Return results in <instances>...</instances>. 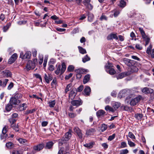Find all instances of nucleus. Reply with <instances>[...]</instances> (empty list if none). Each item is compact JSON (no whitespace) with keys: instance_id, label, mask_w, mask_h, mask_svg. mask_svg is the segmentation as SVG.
Instances as JSON below:
<instances>
[{"instance_id":"1","label":"nucleus","mask_w":154,"mask_h":154,"mask_svg":"<svg viewBox=\"0 0 154 154\" xmlns=\"http://www.w3.org/2000/svg\"><path fill=\"white\" fill-rule=\"evenodd\" d=\"M66 66L65 63L63 62L62 63L61 67L60 64H57L56 65V69L55 71V73L56 75H58L60 73L61 74H63L65 71Z\"/></svg>"},{"instance_id":"2","label":"nucleus","mask_w":154,"mask_h":154,"mask_svg":"<svg viewBox=\"0 0 154 154\" xmlns=\"http://www.w3.org/2000/svg\"><path fill=\"white\" fill-rule=\"evenodd\" d=\"M71 131L69 130V131L67 132L65 135L64 136V137L60 140H59L60 143H61V145L65 143V142L68 141L71 137L72 134L71 133Z\"/></svg>"},{"instance_id":"3","label":"nucleus","mask_w":154,"mask_h":154,"mask_svg":"<svg viewBox=\"0 0 154 154\" xmlns=\"http://www.w3.org/2000/svg\"><path fill=\"white\" fill-rule=\"evenodd\" d=\"M75 72L77 73L76 77L77 79H79L82 77V74L86 73L88 72L87 69H79L75 70Z\"/></svg>"},{"instance_id":"4","label":"nucleus","mask_w":154,"mask_h":154,"mask_svg":"<svg viewBox=\"0 0 154 154\" xmlns=\"http://www.w3.org/2000/svg\"><path fill=\"white\" fill-rule=\"evenodd\" d=\"M105 68L106 71L111 75H113L116 73V71L114 69L110 68L109 66V63H108V65H106Z\"/></svg>"},{"instance_id":"5","label":"nucleus","mask_w":154,"mask_h":154,"mask_svg":"<svg viewBox=\"0 0 154 154\" xmlns=\"http://www.w3.org/2000/svg\"><path fill=\"white\" fill-rule=\"evenodd\" d=\"M142 97L139 95L134 99H132L130 101V104L131 106H134L136 105L141 100Z\"/></svg>"},{"instance_id":"6","label":"nucleus","mask_w":154,"mask_h":154,"mask_svg":"<svg viewBox=\"0 0 154 154\" xmlns=\"http://www.w3.org/2000/svg\"><path fill=\"white\" fill-rule=\"evenodd\" d=\"M45 145L43 143H40L34 146L33 147V149L36 151H39L45 147Z\"/></svg>"},{"instance_id":"7","label":"nucleus","mask_w":154,"mask_h":154,"mask_svg":"<svg viewBox=\"0 0 154 154\" xmlns=\"http://www.w3.org/2000/svg\"><path fill=\"white\" fill-rule=\"evenodd\" d=\"M35 67V64L33 63L32 61L29 60L27 63L26 68L27 70L31 69H33Z\"/></svg>"},{"instance_id":"8","label":"nucleus","mask_w":154,"mask_h":154,"mask_svg":"<svg viewBox=\"0 0 154 154\" xmlns=\"http://www.w3.org/2000/svg\"><path fill=\"white\" fill-rule=\"evenodd\" d=\"M123 61L126 65L129 66H131L134 64V60L127 58H124Z\"/></svg>"},{"instance_id":"9","label":"nucleus","mask_w":154,"mask_h":154,"mask_svg":"<svg viewBox=\"0 0 154 154\" xmlns=\"http://www.w3.org/2000/svg\"><path fill=\"white\" fill-rule=\"evenodd\" d=\"M71 103L72 106L78 107L82 105V102L80 99H79L77 100H73L71 101Z\"/></svg>"},{"instance_id":"10","label":"nucleus","mask_w":154,"mask_h":154,"mask_svg":"<svg viewBox=\"0 0 154 154\" xmlns=\"http://www.w3.org/2000/svg\"><path fill=\"white\" fill-rule=\"evenodd\" d=\"M17 54L16 53L14 54L9 59L8 62L9 64L13 63L15 61L17 57Z\"/></svg>"},{"instance_id":"11","label":"nucleus","mask_w":154,"mask_h":154,"mask_svg":"<svg viewBox=\"0 0 154 154\" xmlns=\"http://www.w3.org/2000/svg\"><path fill=\"white\" fill-rule=\"evenodd\" d=\"M7 131L6 127H4L2 131V134L0 136L2 140L5 139L8 136V135L6 134Z\"/></svg>"},{"instance_id":"12","label":"nucleus","mask_w":154,"mask_h":154,"mask_svg":"<svg viewBox=\"0 0 154 154\" xmlns=\"http://www.w3.org/2000/svg\"><path fill=\"white\" fill-rule=\"evenodd\" d=\"M74 131L77 134L79 138L81 139L83 137V134L81 130L78 127H75L74 129Z\"/></svg>"},{"instance_id":"13","label":"nucleus","mask_w":154,"mask_h":154,"mask_svg":"<svg viewBox=\"0 0 154 154\" xmlns=\"http://www.w3.org/2000/svg\"><path fill=\"white\" fill-rule=\"evenodd\" d=\"M44 78L45 81L48 84L49 83V82L52 80L53 79L52 75L48 74V75L46 73L44 74Z\"/></svg>"},{"instance_id":"14","label":"nucleus","mask_w":154,"mask_h":154,"mask_svg":"<svg viewBox=\"0 0 154 154\" xmlns=\"http://www.w3.org/2000/svg\"><path fill=\"white\" fill-rule=\"evenodd\" d=\"M91 0H84L83 2V4L90 10H91L92 9L93 7L90 3Z\"/></svg>"},{"instance_id":"15","label":"nucleus","mask_w":154,"mask_h":154,"mask_svg":"<svg viewBox=\"0 0 154 154\" xmlns=\"http://www.w3.org/2000/svg\"><path fill=\"white\" fill-rule=\"evenodd\" d=\"M130 74V72H126L121 73L119 74L118 77H117V79H122L127 76L129 75Z\"/></svg>"},{"instance_id":"16","label":"nucleus","mask_w":154,"mask_h":154,"mask_svg":"<svg viewBox=\"0 0 154 154\" xmlns=\"http://www.w3.org/2000/svg\"><path fill=\"white\" fill-rule=\"evenodd\" d=\"M76 94V91L74 89L72 90L70 92L69 94V98L71 100L73 99Z\"/></svg>"},{"instance_id":"17","label":"nucleus","mask_w":154,"mask_h":154,"mask_svg":"<svg viewBox=\"0 0 154 154\" xmlns=\"http://www.w3.org/2000/svg\"><path fill=\"white\" fill-rule=\"evenodd\" d=\"M20 101L15 97L11 98L10 100V103L12 105H17L20 103Z\"/></svg>"},{"instance_id":"18","label":"nucleus","mask_w":154,"mask_h":154,"mask_svg":"<svg viewBox=\"0 0 154 154\" xmlns=\"http://www.w3.org/2000/svg\"><path fill=\"white\" fill-rule=\"evenodd\" d=\"M54 143L51 141H49L46 143L45 148V149H50L52 148Z\"/></svg>"},{"instance_id":"19","label":"nucleus","mask_w":154,"mask_h":154,"mask_svg":"<svg viewBox=\"0 0 154 154\" xmlns=\"http://www.w3.org/2000/svg\"><path fill=\"white\" fill-rule=\"evenodd\" d=\"M8 79H5L2 80H0V86L2 88H5L8 81Z\"/></svg>"},{"instance_id":"20","label":"nucleus","mask_w":154,"mask_h":154,"mask_svg":"<svg viewBox=\"0 0 154 154\" xmlns=\"http://www.w3.org/2000/svg\"><path fill=\"white\" fill-rule=\"evenodd\" d=\"M142 91L143 93L147 94L152 92L153 89L147 87H145L142 89Z\"/></svg>"},{"instance_id":"21","label":"nucleus","mask_w":154,"mask_h":154,"mask_svg":"<svg viewBox=\"0 0 154 154\" xmlns=\"http://www.w3.org/2000/svg\"><path fill=\"white\" fill-rule=\"evenodd\" d=\"M107 38L108 40H111L113 39L117 40L118 37L116 34L111 33L108 36Z\"/></svg>"},{"instance_id":"22","label":"nucleus","mask_w":154,"mask_h":154,"mask_svg":"<svg viewBox=\"0 0 154 154\" xmlns=\"http://www.w3.org/2000/svg\"><path fill=\"white\" fill-rule=\"evenodd\" d=\"M95 132V130L93 128H91L86 131V136H88L89 135H92Z\"/></svg>"},{"instance_id":"23","label":"nucleus","mask_w":154,"mask_h":154,"mask_svg":"<svg viewBox=\"0 0 154 154\" xmlns=\"http://www.w3.org/2000/svg\"><path fill=\"white\" fill-rule=\"evenodd\" d=\"M139 29L142 35L143 38L145 39L148 37V36L146 35L144 31L142 28L139 27Z\"/></svg>"},{"instance_id":"24","label":"nucleus","mask_w":154,"mask_h":154,"mask_svg":"<svg viewBox=\"0 0 154 154\" xmlns=\"http://www.w3.org/2000/svg\"><path fill=\"white\" fill-rule=\"evenodd\" d=\"M126 5V2L124 0H121L118 4L120 8H124Z\"/></svg>"},{"instance_id":"25","label":"nucleus","mask_w":154,"mask_h":154,"mask_svg":"<svg viewBox=\"0 0 154 154\" xmlns=\"http://www.w3.org/2000/svg\"><path fill=\"white\" fill-rule=\"evenodd\" d=\"M91 91V89L88 86H86L84 89V92L86 95H89L90 94Z\"/></svg>"},{"instance_id":"26","label":"nucleus","mask_w":154,"mask_h":154,"mask_svg":"<svg viewBox=\"0 0 154 154\" xmlns=\"http://www.w3.org/2000/svg\"><path fill=\"white\" fill-rule=\"evenodd\" d=\"M90 77V75L89 74L86 75L83 79V83L85 84L87 83L89 80Z\"/></svg>"},{"instance_id":"27","label":"nucleus","mask_w":154,"mask_h":154,"mask_svg":"<svg viewBox=\"0 0 154 154\" xmlns=\"http://www.w3.org/2000/svg\"><path fill=\"white\" fill-rule=\"evenodd\" d=\"M11 127L14 129L16 131H19V128L18 124L17 125L15 124H11Z\"/></svg>"},{"instance_id":"28","label":"nucleus","mask_w":154,"mask_h":154,"mask_svg":"<svg viewBox=\"0 0 154 154\" xmlns=\"http://www.w3.org/2000/svg\"><path fill=\"white\" fill-rule=\"evenodd\" d=\"M2 73L6 77H10L11 75V72L9 70L4 71Z\"/></svg>"},{"instance_id":"29","label":"nucleus","mask_w":154,"mask_h":154,"mask_svg":"<svg viewBox=\"0 0 154 154\" xmlns=\"http://www.w3.org/2000/svg\"><path fill=\"white\" fill-rule=\"evenodd\" d=\"M78 48L80 53L82 54H84L86 53L87 52L85 49L80 46H78Z\"/></svg>"},{"instance_id":"30","label":"nucleus","mask_w":154,"mask_h":154,"mask_svg":"<svg viewBox=\"0 0 154 154\" xmlns=\"http://www.w3.org/2000/svg\"><path fill=\"white\" fill-rule=\"evenodd\" d=\"M105 113V112L102 110H100L98 111L96 113L98 117H100L101 116H102L104 115Z\"/></svg>"},{"instance_id":"31","label":"nucleus","mask_w":154,"mask_h":154,"mask_svg":"<svg viewBox=\"0 0 154 154\" xmlns=\"http://www.w3.org/2000/svg\"><path fill=\"white\" fill-rule=\"evenodd\" d=\"M94 144V142H91L89 143H86L84 144V145L85 147L89 148H91L93 147V146Z\"/></svg>"},{"instance_id":"32","label":"nucleus","mask_w":154,"mask_h":154,"mask_svg":"<svg viewBox=\"0 0 154 154\" xmlns=\"http://www.w3.org/2000/svg\"><path fill=\"white\" fill-rule=\"evenodd\" d=\"M88 20L90 22H92L93 21V19L94 18L93 14L90 13H88Z\"/></svg>"},{"instance_id":"33","label":"nucleus","mask_w":154,"mask_h":154,"mask_svg":"<svg viewBox=\"0 0 154 154\" xmlns=\"http://www.w3.org/2000/svg\"><path fill=\"white\" fill-rule=\"evenodd\" d=\"M31 56V52L27 51L24 55V59H29Z\"/></svg>"},{"instance_id":"34","label":"nucleus","mask_w":154,"mask_h":154,"mask_svg":"<svg viewBox=\"0 0 154 154\" xmlns=\"http://www.w3.org/2000/svg\"><path fill=\"white\" fill-rule=\"evenodd\" d=\"M27 105L25 103H23L20 105V109L21 111L26 109L27 107Z\"/></svg>"},{"instance_id":"35","label":"nucleus","mask_w":154,"mask_h":154,"mask_svg":"<svg viewBox=\"0 0 154 154\" xmlns=\"http://www.w3.org/2000/svg\"><path fill=\"white\" fill-rule=\"evenodd\" d=\"M12 108V105L10 103L6 105L5 107V109L7 111L9 112L11 110Z\"/></svg>"},{"instance_id":"36","label":"nucleus","mask_w":154,"mask_h":154,"mask_svg":"<svg viewBox=\"0 0 154 154\" xmlns=\"http://www.w3.org/2000/svg\"><path fill=\"white\" fill-rule=\"evenodd\" d=\"M56 103L55 100H51L48 102L49 106L51 108L53 107Z\"/></svg>"},{"instance_id":"37","label":"nucleus","mask_w":154,"mask_h":154,"mask_svg":"<svg viewBox=\"0 0 154 154\" xmlns=\"http://www.w3.org/2000/svg\"><path fill=\"white\" fill-rule=\"evenodd\" d=\"M105 109L106 111L109 110L110 111L112 112H114L116 110L115 109H114L112 107L108 105L106 106L105 107Z\"/></svg>"},{"instance_id":"38","label":"nucleus","mask_w":154,"mask_h":154,"mask_svg":"<svg viewBox=\"0 0 154 154\" xmlns=\"http://www.w3.org/2000/svg\"><path fill=\"white\" fill-rule=\"evenodd\" d=\"M90 60V58L87 55H86L84 57L82 58V61L84 63L89 61Z\"/></svg>"},{"instance_id":"39","label":"nucleus","mask_w":154,"mask_h":154,"mask_svg":"<svg viewBox=\"0 0 154 154\" xmlns=\"http://www.w3.org/2000/svg\"><path fill=\"white\" fill-rule=\"evenodd\" d=\"M35 111L36 109H33L31 110H27L25 112L24 114L26 115H28L29 114H31L35 112Z\"/></svg>"},{"instance_id":"40","label":"nucleus","mask_w":154,"mask_h":154,"mask_svg":"<svg viewBox=\"0 0 154 154\" xmlns=\"http://www.w3.org/2000/svg\"><path fill=\"white\" fill-rule=\"evenodd\" d=\"M121 104L119 102H115L113 105V107L116 110V109H118L119 107L120 106Z\"/></svg>"},{"instance_id":"41","label":"nucleus","mask_w":154,"mask_h":154,"mask_svg":"<svg viewBox=\"0 0 154 154\" xmlns=\"http://www.w3.org/2000/svg\"><path fill=\"white\" fill-rule=\"evenodd\" d=\"M135 117L138 120L141 119L143 117V115L142 114L137 113L135 114Z\"/></svg>"},{"instance_id":"42","label":"nucleus","mask_w":154,"mask_h":154,"mask_svg":"<svg viewBox=\"0 0 154 154\" xmlns=\"http://www.w3.org/2000/svg\"><path fill=\"white\" fill-rule=\"evenodd\" d=\"M72 84H69L67 85L65 89V93H67V92L71 89Z\"/></svg>"},{"instance_id":"43","label":"nucleus","mask_w":154,"mask_h":154,"mask_svg":"<svg viewBox=\"0 0 154 154\" xmlns=\"http://www.w3.org/2000/svg\"><path fill=\"white\" fill-rule=\"evenodd\" d=\"M128 151L127 149L121 150L119 151L120 154H126L128 153Z\"/></svg>"},{"instance_id":"44","label":"nucleus","mask_w":154,"mask_h":154,"mask_svg":"<svg viewBox=\"0 0 154 154\" xmlns=\"http://www.w3.org/2000/svg\"><path fill=\"white\" fill-rule=\"evenodd\" d=\"M6 147L9 149H11L14 147V144L11 142H8L6 144Z\"/></svg>"},{"instance_id":"45","label":"nucleus","mask_w":154,"mask_h":154,"mask_svg":"<svg viewBox=\"0 0 154 154\" xmlns=\"http://www.w3.org/2000/svg\"><path fill=\"white\" fill-rule=\"evenodd\" d=\"M127 140L128 141V144L130 146L134 147L135 146V144L134 143L130 140V139L128 137H127Z\"/></svg>"},{"instance_id":"46","label":"nucleus","mask_w":154,"mask_h":154,"mask_svg":"<svg viewBox=\"0 0 154 154\" xmlns=\"http://www.w3.org/2000/svg\"><path fill=\"white\" fill-rule=\"evenodd\" d=\"M107 128L106 125L104 124H102L101 127V130L103 132L106 130Z\"/></svg>"},{"instance_id":"47","label":"nucleus","mask_w":154,"mask_h":154,"mask_svg":"<svg viewBox=\"0 0 154 154\" xmlns=\"http://www.w3.org/2000/svg\"><path fill=\"white\" fill-rule=\"evenodd\" d=\"M128 136L131 139H135V136L131 132H129Z\"/></svg>"},{"instance_id":"48","label":"nucleus","mask_w":154,"mask_h":154,"mask_svg":"<svg viewBox=\"0 0 154 154\" xmlns=\"http://www.w3.org/2000/svg\"><path fill=\"white\" fill-rule=\"evenodd\" d=\"M43 56H39L38 59V63L40 65H41L43 61Z\"/></svg>"},{"instance_id":"49","label":"nucleus","mask_w":154,"mask_h":154,"mask_svg":"<svg viewBox=\"0 0 154 154\" xmlns=\"http://www.w3.org/2000/svg\"><path fill=\"white\" fill-rule=\"evenodd\" d=\"M114 17H116L119 14L120 11L117 9H115V10H114Z\"/></svg>"},{"instance_id":"50","label":"nucleus","mask_w":154,"mask_h":154,"mask_svg":"<svg viewBox=\"0 0 154 154\" xmlns=\"http://www.w3.org/2000/svg\"><path fill=\"white\" fill-rule=\"evenodd\" d=\"M14 97L17 99L20 98L22 97V95L20 93H16L14 95Z\"/></svg>"},{"instance_id":"51","label":"nucleus","mask_w":154,"mask_h":154,"mask_svg":"<svg viewBox=\"0 0 154 154\" xmlns=\"http://www.w3.org/2000/svg\"><path fill=\"white\" fill-rule=\"evenodd\" d=\"M68 115L69 116L72 118H74L76 116V114L73 113H69L68 114Z\"/></svg>"},{"instance_id":"52","label":"nucleus","mask_w":154,"mask_h":154,"mask_svg":"<svg viewBox=\"0 0 154 154\" xmlns=\"http://www.w3.org/2000/svg\"><path fill=\"white\" fill-rule=\"evenodd\" d=\"M74 69V66L72 65H69L67 68V70L69 72H72Z\"/></svg>"},{"instance_id":"53","label":"nucleus","mask_w":154,"mask_h":154,"mask_svg":"<svg viewBox=\"0 0 154 154\" xmlns=\"http://www.w3.org/2000/svg\"><path fill=\"white\" fill-rule=\"evenodd\" d=\"M152 48V45H150L147 48L146 50V52L147 54H150Z\"/></svg>"},{"instance_id":"54","label":"nucleus","mask_w":154,"mask_h":154,"mask_svg":"<svg viewBox=\"0 0 154 154\" xmlns=\"http://www.w3.org/2000/svg\"><path fill=\"white\" fill-rule=\"evenodd\" d=\"M9 121L11 124H15V122H16V120L13 118H10L9 119Z\"/></svg>"},{"instance_id":"55","label":"nucleus","mask_w":154,"mask_h":154,"mask_svg":"<svg viewBox=\"0 0 154 154\" xmlns=\"http://www.w3.org/2000/svg\"><path fill=\"white\" fill-rule=\"evenodd\" d=\"M115 137V134H113L112 135L109 136L108 137V140H109L111 141Z\"/></svg>"},{"instance_id":"56","label":"nucleus","mask_w":154,"mask_h":154,"mask_svg":"<svg viewBox=\"0 0 154 154\" xmlns=\"http://www.w3.org/2000/svg\"><path fill=\"white\" fill-rule=\"evenodd\" d=\"M14 86V83L11 82L8 87L7 89L8 90H11Z\"/></svg>"},{"instance_id":"57","label":"nucleus","mask_w":154,"mask_h":154,"mask_svg":"<svg viewBox=\"0 0 154 154\" xmlns=\"http://www.w3.org/2000/svg\"><path fill=\"white\" fill-rule=\"evenodd\" d=\"M127 146L126 143L125 142H122L121 143V147L124 148L126 147Z\"/></svg>"},{"instance_id":"58","label":"nucleus","mask_w":154,"mask_h":154,"mask_svg":"<svg viewBox=\"0 0 154 154\" xmlns=\"http://www.w3.org/2000/svg\"><path fill=\"white\" fill-rule=\"evenodd\" d=\"M100 20H107V17L103 14L100 18Z\"/></svg>"},{"instance_id":"59","label":"nucleus","mask_w":154,"mask_h":154,"mask_svg":"<svg viewBox=\"0 0 154 154\" xmlns=\"http://www.w3.org/2000/svg\"><path fill=\"white\" fill-rule=\"evenodd\" d=\"M136 48L139 50H141L142 49V47L139 44H137L135 45Z\"/></svg>"},{"instance_id":"60","label":"nucleus","mask_w":154,"mask_h":154,"mask_svg":"<svg viewBox=\"0 0 154 154\" xmlns=\"http://www.w3.org/2000/svg\"><path fill=\"white\" fill-rule=\"evenodd\" d=\"M144 40L145 41L146 43H145V46H146L148 44H149L150 41V39L149 37H147L146 38L144 39Z\"/></svg>"},{"instance_id":"61","label":"nucleus","mask_w":154,"mask_h":154,"mask_svg":"<svg viewBox=\"0 0 154 154\" xmlns=\"http://www.w3.org/2000/svg\"><path fill=\"white\" fill-rule=\"evenodd\" d=\"M83 89V85H81L78 87L77 89V91L78 92L81 91Z\"/></svg>"},{"instance_id":"62","label":"nucleus","mask_w":154,"mask_h":154,"mask_svg":"<svg viewBox=\"0 0 154 154\" xmlns=\"http://www.w3.org/2000/svg\"><path fill=\"white\" fill-rule=\"evenodd\" d=\"M150 98L151 100H152L154 98V91L153 90L152 92L150 93Z\"/></svg>"},{"instance_id":"63","label":"nucleus","mask_w":154,"mask_h":154,"mask_svg":"<svg viewBox=\"0 0 154 154\" xmlns=\"http://www.w3.org/2000/svg\"><path fill=\"white\" fill-rule=\"evenodd\" d=\"M56 79L55 78H54L51 83V85L53 86L54 85H55L56 84Z\"/></svg>"},{"instance_id":"64","label":"nucleus","mask_w":154,"mask_h":154,"mask_svg":"<svg viewBox=\"0 0 154 154\" xmlns=\"http://www.w3.org/2000/svg\"><path fill=\"white\" fill-rule=\"evenodd\" d=\"M147 111L148 112H151V113H153L154 112V110L153 109H151L149 107L148 108Z\"/></svg>"}]
</instances>
